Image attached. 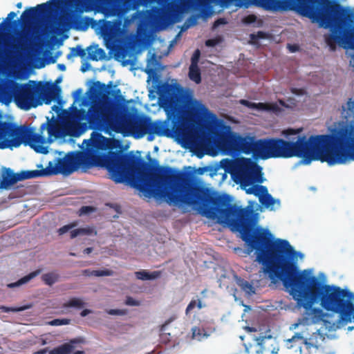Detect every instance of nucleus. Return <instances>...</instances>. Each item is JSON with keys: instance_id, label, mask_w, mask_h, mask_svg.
I'll return each instance as SVG.
<instances>
[{"instance_id": "1", "label": "nucleus", "mask_w": 354, "mask_h": 354, "mask_svg": "<svg viewBox=\"0 0 354 354\" xmlns=\"http://www.w3.org/2000/svg\"><path fill=\"white\" fill-rule=\"evenodd\" d=\"M178 203L192 206L204 216L225 224L239 232L250 252L255 251L256 261L264 266L272 281H282L299 307L307 315L306 319L317 322L323 317L322 310L305 305L308 296L303 293L306 284L297 274L295 259L299 253L287 240L276 239L268 229L254 227L255 215L248 207L230 204L227 194L219 195L207 187L192 183L187 176H178Z\"/></svg>"}, {"instance_id": "2", "label": "nucleus", "mask_w": 354, "mask_h": 354, "mask_svg": "<svg viewBox=\"0 0 354 354\" xmlns=\"http://www.w3.org/2000/svg\"><path fill=\"white\" fill-rule=\"evenodd\" d=\"M158 103L165 113V120L152 122L149 117L129 115L119 118L114 111L106 105L91 106L87 112V122L80 123L85 131L91 129L117 133L123 132L141 138L148 134L147 140L152 141L154 135L160 137H183L190 126L207 122L214 115L192 95L175 91L171 85L163 84L158 89Z\"/></svg>"}, {"instance_id": "3", "label": "nucleus", "mask_w": 354, "mask_h": 354, "mask_svg": "<svg viewBox=\"0 0 354 354\" xmlns=\"http://www.w3.org/2000/svg\"><path fill=\"white\" fill-rule=\"evenodd\" d=\"M104 165L116 183H122L129 173L138 175V189L145 194V162L132 153H123L121 151H109L107 155L97 153L93 149L85 152H70L64 158L50 161L45 169L22 171L14 173L10 168H3L0 178V189H8L19 181L40 176L62 174L69 175L80 166L91 167Z\"/></svg>"}, {"instance_id": "4", "label": "nucleus", "mask_w": 354, "mask_h": 354, "mask_svg": "<svg viewBox=\"0 0 354 354\" xmlns=\"http://www.w3.org/2000/svg\"><path fill=\"white\" fill-rule=\"evenodd\" d=\"M157 1L161 7L151 8V16L156 19L167 18V0H49L35 7L26 8L20 19L24 26H31L38 19L64 8H71L79 12H88L95 8L102 9L106 17L117 16L114 21H105L102 32L108 39L114 38L122 25V19L130 10H137L140 6Z\"/></svg>"}, {"instance_id": "5", "label": "nucleus", "mask_w": 354, "mask_h": 354, "mask_svg": "<svg viewBox=\"0 0 354 354\" xmlns=\"http://www.w3.org/2000/svg\"><path fill=\"white\" fill-rule=\"evenodd\" d=\"M236 146L239 151L248 155L252 153L253 156L262 160L299 157L305 158L307 162L312 160L324 162L320 141L317 136H311L308 140L304 136L296 142L277 138L255 140L254 137H239Z\"/></svg>"}, {"instance_id": "6", "label": "nucleus", "mask_w": 354, "mask_h": 354, "mask_svg": "<svg viewBox=\"0 0 354 354\" xmlns=\"http://www.w3.org/2000/svg\"><path fill=\"white\" fill-rule=\"evenodd\" d=\"M297 274L302 279V283L306 284L302 292L308 296L309 300L305 303L306 306L309 308L319 301L326 310L339 314V319L343 315L345 318L348 316L352 309V301H354V293L339 286L324 284L309 270L300 272L297 266Z\"/></svg>"}, {"instance_id": "7", "label": "nucleus", "mask_w": 354, "mask_h": 354, "mask_svg": "<svg viewBox=\"0 0 354 354\" xmlns=\"http://www.w3.org/2000/svg\"><path fill=\"white\" fill-rule=\"evenodd\" d=\"M61 92L60 86L49 82L30 81L27 84H19L8 80L0 84V102H10L13 97L20 109L28 111L41 105L43 102L50 104L60 97Z\"/></svg>"}, {"instance_id": "8", "label": "nucleus", "mask_w": 354, "mask_h": 354, "mask_svg": "<svg viewBox=\"0 0 354 354\" xmlns=\"http://www.w3.org/2000/svg\"><path fill=\"white\" fill-rule=\"evenodd\" d=\"M46 138L39 131L35 133L34 129L26 125L17 126L10 122L0 121V149L17 148L24 144L28 145L38 153H47L42 145Z\"/></svg>"}, {"instance_id": "9", "label": "nucleus", "mask_w": 354, "mask_h": 354, "mask_svg": "<svg viewBox=\"0 0 354 354\" xmlns=\"http://www.w3.org/2000/svg\"><path fill=\"white\" fill-rule=\"evenodd\" d=\"M223 167L229 172L234 180L243 188L255 183H263L261 167L250 158L224 159Z\"/></svg>"}, {"instance_id": "10", "label": "nucleus", "mask_w": 354, "mask_h": 354, "mask_svg": "<svg viewBox=\"0 0 354 354\" xmlns=\"http://www.w3.org/2000/svg\"><path fill=\"white\" fill-rule=\"evenodd\" d=\"M36 46L28 30L21 32L16 41L12 43L8 39L7 35L0 34V59L8 58L14 52L19 50H32Z\"/></svg>"}, {"instance_id": "11", "label": "nucleus", "mask_w": 354, "mask_h": 354, "mask_svg": "<svg viewBox=\"0 0 354 354\" xmlns=\"http://www.w3.org/2000/svg\"><path fill=\"white\" fill-rule=\"evenodd\" d=\"M92 21L93 19L88 17L73 16L70 18L62 17L56 21L55 29L60 32L66 31L73 28L76 30L85 31Z\"/></svg>"}, {"instance_id": "12", "label": "nucleus", "mask_w": 354, "mask_h": 354, "mask_svg": "<svg viewBox=\"0 0 354 354\" xmlns=\"http://www.w3.org/2000/svg\"><path fill=\"white\" fill-rule=\"evenodd\" d=\"M79 339H71L68 342L61 344L49 351V354H85L84 351H76L74 344L80 343Z\"/></svg>"}, {"instance_id": "13", "label": "nucleus", "mask_w": 354, "mask_h": 354, "mask_svg": "<svg viewBox=\"0 0 354 354\" xmlns=\"http://www.w3.org/2000/svg\"><path fill=\"white\" fill-rule=\"evenodd\" d=\"M113 86V82L110 81L107 85L101 83L99 81L94 82L92 88L93 94L97 97L105 99L111 93L109 88Z\"/></svg>"}, {"instance_id": "14", "label": "nucleus", "mask_w": 354, "mask_h": 354, "mask_svg": "<svg viewBox=\"0 0 354 354\" xmlns=\"http://www.w3.org/2000/svg\"><path fill=\"white\" fill-rule=\"evenodd\" d=\"M46 129L48 131L49 137L53 136L57 137L59 132V127L57 122L55 120H49L48 119L46 122L43 123L40 126L39 131L43 133Z\"/></svg>"}, {"instance_id": "15", "label": "nucleus", "mask_w": 354, "mask_h": 354, "mask_svg": "<svg viewBox=\"0 0 354 354\" xmlns=\"http://www.w3.org/2000/svg\"><path fill=\"white\" fill-rule=\"evenodd\" d=\"M86 50L88 53V57L91 60L97 61L104 59L105 57V52L102 48L89 46Z\"/></svg>"}, {"instance_id": "16", "label": "nucleus", "mask_w": 354, "mask_h": 354, "mask_svg": "<svg viewBox=\"0 0 354 354\" xmlns=\"http://www.w3.org/2000/svg\"><path fill=\"white\" fill-rule=\"evenodd\" d=\"M259 201L263 206L267 208L273 206L276 203V200L268 193L267 188L266 193L261 192L259 196Z\"/></svg>"}, {"instance_id": "17", "label": "nucleus", "mask_w": 354, "mask_h": 354, "mask_svg": "<svg viewBox=\"0 0 354 354\" xmlns=\"http://www.w3.org/2000/svg\"><path fill=\"white\" fill-rule=\"evenodd\" d=\"M286 342L292 344L291 347L296 346L297 344L301 346L308 344V339L304 337L301 333H297L291 338L287 339Z\"/></svg>"}, {"instance_id": "18", "label": "nucleus", "mask_w": 354, "mask_h": 354, "mask_svg": "<svg viewBox=\"0 0 354 354\" xmlns=\"http://www.w3.org/2000/svg\"><path fill=\"white\" fill-rule=\"evenodd\" d=\"M94 233L95 235L97 234V232H94L93 229L90 227L78 228L75 230H71L70 236L71 239H74L77 236L82 235H88Z\"/></svg>"}, {"instance_id": "19", "label": "nucleus", "mask_w": 354, "mask_h": 354, "mask_svg": "<svg viewBox=\"0 0 354 354\" xmlns=\"http://www.w3.org/2000/svg\"><path fill=\"white\" fill-rule=\"evenodd\" d=\"M40 272L41 270H37L35 271H33L29 273L28 274L24 276V277L21 278L17 282L10 284L9 287H16L26 283L31 279L37 277Z\"/></svg>"}, {"instance_id": "20", "label": "nucleus", "mask_w": 354, "mask_h": 354, "mask_svg": "<svg viewBox=\"0 0 354 354\" xmlns=\"http://www.w3.org/2000/svg\"><path fill=\"white\" fill-rule=\"evenodd\" d=\"M188 75L189 79L194 82L195 83H201V74L198 66H189Z\"/></svg>"}, {"instance_id": "21", "label": "nucleus", "mask_w": 354, "mask_h": 354, "mask_svg": "<svg viewBox=\"0 0 354 354\" xmlns=\"http://www.w3.org/2000/svg\"><path fill=\"white\" fill-rule=\"evenodd\" d=\"M192 338L197 341H202L209 337V334L206 332V330L200 327H194L192 328Z\"/></svg>"}, {"instance_id": "22", "label": "nucleus", "mask_w": 354, "mask_h": 354, "mask_svg": "<svg viewBox=\"0 0 354 354\" xmlns=\"http://www.w3.org/2000/svg\"><path fill=\"white\" fill-rule=\"evenodd\" d=\"M245 192L248 194H254V196L259 197L261 194V192L266 193V187L260 185H252L248 186V188H244Z\"/></svg>"}, {"instance_id": "23", "label": "nucleus", "mask_w": 354, "mask_h": 354, "mask_svg": "<svg viewBox=\"0 0 354 354\" xmlns=\"http://www.w3.org/2000/svg\"><path fill=\"white\" fill-rule=\"evenodd\" d=\"M158 272H149L146 270H141L136 272L137 279L140 280H150L157 278L159 276Z\"/></svg>"}, {"instance_id": "24", "label": "nucleus", "mask_w": 354, "mask_h": 354, "mask_svg": "<svg viewBox=\"0 0 354 354\" xmlns=\"http://www.w3.org/2000/svg\"><path fill=\"white\" fill-rule=\"evenodd\" d=\"M86 50L82 48L81 46L78 45L76 47L71 48L70 53L67 55V59H71L74 57H80L84 58L86 57Z\"/></svg>"}, {"instance_id": "25", "label": "nucleus", "mask_w": 354, "mask_h": 354, "mask_svg": "<svg viewBox=\"0 0 354 354\" xmlns=\"http://www.w3.org/2000/svg\"><path fill=\"white\" fill-rule=\"evenodd\" d=\"M205 306V304H204L202 302L201 299H192L185 309V314L187 315L194 308H197L198 310H201L203 308H204Z\"/></svg>"}, {"instance_id": "26", "label": "nucleus", "mask_w": 354, "mask_h": 354, "mask_svg": "<svg viewBox=\"0 0 354 354\" xmlns=\"http://www.w3.org/2000/svg\"><path fill=\"white\" fill-rule=\"evenodd\" d=\"M83 273L86 276H95V277H103V276H111L113 271L109 269H104L102 270H84Z\"/></svg>"}, {"instance_id": "27", "label": "nucleus", "mask_w": 354, "mask_h": 354, "mask_svg": "<svg viewBox=\"0 0 354 354\" xmlns=\"http://www.w3.org/2000/svg\"><path fill=\"white\" fill-rule=\"evenodd\" d=\"M59 275L55 272H48L41 276L42 281L48 286H52L58 281Z\"/></svg>"}, {"instance_id": "28", "label": "nucleus", "mask_w": 354, "mask_h": 354, "mask_svg": "<svg viewBox=\"0 0 354 354\" xmlns=\"http://www.w3.org/2000/svg\"><path fill=\"white\" fill-rule=\"evenodd\" d=\"M236 283L241 288V290L246 293L251 294L254 292V287L248 281L241 278H239L236 280Z\"/></svg>"}, {"instance_id": "29", "label": "nucleus", "mask_w": 354, "mask_h": 354, "mask_svg": "<svg viewBox=\"0 0 354 354\" xmlns=\"http://www.w3.org/2000/svg\"><path fill=\"white\" fill-rule=\"evenodd\" d=\"M272 339L271 335L268 336H260L259 337L256 338L257 341V345L256 347L257 348L256 350L257 353H263V351L266 350L265 348V344L267 340H270Z\"/></svg>"}, {"instance_id": "30", "label": "nucleus", "mask_w": 354, "mask_h": 354, "mask_svg": "<svg viewBox=\"0 0 354 354\" xmlns=\"http://www.w3.org/2000/svg\"><path fill=\"white\" fill-rule=\"evenodd\" d=\"M168 324L169 322H166L165 324H164L160 329L161 333L160 334V339L161 342L164 344H167L171 342L172 339V336L171 335V334L165 332Z\"/></svg>"}, {"instance_id": "31", "label": "nucleus", "mask_w": 354, "mask_h": 354, "mask_svg": "<svg viewBox=\"0 0 354 354\" xmlns=\"http://www.w3.org/2000/svg\"><path fill=\"white\" fill-rule=\"evenodd\" d=\"M84 305V303L80 298L73 297L68 300V302L65 303L63 306L65 308H82Z\"/></svg>"}, {"instance_id": "32", "label": "nucleus", "mask_w": 354, "mask_h": 354, "mask_svg": "<svg viewBox=\"0 0 354 354\" xmlns=\"http://www.w3.org/2000/svg\"><path fill=\"white\" fill-rule=\"evenodd\" d=\"M16 16L17 13L12 11L10 12L4 19L6 20V24L9 28H12L19 25V20H12Z\"/></svg>"}, {"instance_id": "33", "label": "nucleus", "mask_w": 354, "mask_h": 354, "mask_svg": "<svg viewBox=\"0 0 354 354\" xmlns=\"http://www.w3.org/2000/svg\"><path fill=\"white\" fill-rule=\"evenodd\" d=\"M27 308H28V307H26V306H21V307H18V308L17 307H8V306H0V310L4 313L19 312V311H23Z\"/></svg>"}, {"instance_id": "34", "label": "nucleus", "mask_w": 354, "mask_h": 354, "mask_svg": "<svg viewBox=\"0 0 354 354\" xmlns=\"http://www.w3.org/2000/svg\"><path fill=\"white\" fill-rule=\"evenodd\" d=\"M71 323V319H54L52 321L49 322L48 324L50 326H62V325H68Z\"/></svg>"}, {"instance_id": "35", "label": "nucleus", "mask_w": 354, "mask_h": 354, "mask_svg": "<svg viewBox=\"0 0 354 354\" xmlns=\"http://www.w3.org/2000/svg\"><path fill=\"white\" fill-rule=\"evenodd\" d=\"M77 225V222H73L71 223H69L68 225H64L63 227H60L58 230V233L59 235H62L65 234L66 232H68L69 230H72Z\"/></svg>"}, {"instance_id": "36", "label": "nucleus", "mask_w": 354, "mask_h": 354, "mask_svg": "<svg viewBox=\"0 0 354 354\" xmlns=\"http://www.w3.org/2000/svg\"><path fill=\"white\" fill-rule=\"evenodd\" d=\"M200 56H201V51L198 49H196L194 52V53L191 57L190 66H198V63L199 62Z\"/></svg>"}, {"instance_id": "37", "label": "nucleus", "mask_w": 354, "mask_h": 354, "mask_svg": "<svg viewBox=\"0 0 354 354\" xmlns=\"http://www.w3.org/2000/svg\"><path fill=\"white\" fill-rule=\"evenodd\" d=\"M106 313L110 315H126L128 313L127 309H110Z\"/></svg>"}, {"instance_id": "38", "label": "nucleus", "mask_w": 354, "mask_h": 354, "mask_svg": "<svg viewBox=\"0 0 354 354\" xmlns=\"http://www.w3.org/2000/svg\"><path fill=\"white\" fill-rule=\"evenodd\" d=\"M124 304L127 306H138L140 305V302L138 301L135 300L131 297H127L125 300Z\"/></svg>"}, {"instance_id": "39", "label": "nucleus", "mask_w": 354, "mask_h": 354, "mask_svg": "<svg viewBox=\"0 0 354 354\" xmlns=\"http://www.w3.org/2000/svg\"><path fill=\"white\" fill-rule=\"evenodd\" d=\"M280 107L276 103H268L266 111L278 112L280 111Z\"/></svg>"}, {"instance_id": "40", "label": "nucleus", "mask_w": 354, "mask_h": 354, "mask_svg": "<svg viewBox=\"0 0 354 354\" xmlns=\"http://www.w3.org/2000/svg\"><path fill=\"white\" fill-rule=\"evenodd\" d=\"M266 37V33L263 31H259L257 34H251L250 38L253 40L259 39H264Z\"/></svg>"}, {"instance_id": "41", "label": "nucleus", "mask_w": 354, "mask_h": 354, "mask_svg": "<svg viewBox=\"0 0 354 354\" xmlns=\"http://www.w3.org/2000/svg\"><path fill=\"white\" fill-rule=\"evenodd\" d=\"M256 21L257 16H255L254 15H249L248 16L245 17L243 19V21L248 24L254 23Z\"/></svg>"}, {"instance_id": "42", "label": "nucleus", "mask_w": 354, "mask_h": 354, "mask_svg": "<svg viewBox=\"0 0 354 354\" xmlns=\"http://www.w3.org/2000/svg\"><path fill=\"white\" fill-rule=\"evenodd\" d=\"M113 95L116 98H118L119 100H124V97L121 95L120 89L118 88L115 91H113Z\"/></svg>"}, {"instance_id": "43", "label": "nucleus", "mask_w": 354, "mask_h": 354, "mask_svg": "<svg viewBox=\"0 0 354 354\" xmlns=\"http://www.w3.org/2000/svg\"><path fill=\"white\" fill-rule=\"evenodd\" d=\"M268 107V103H263V102H259L256 103V106H254L253 108H257L261 110L266 111V108Z\"/></svg>"}, {"instance_id": "44", "label": "nucleus", "mask_w": 354, "mask_h": 354, "mask_svg": "<svg viewBox=\"0 0 354 354\" xmlns=\"http://www.w3.org/2000/svg\"><path fill=\"white\" fill-rule=\"evenodd\" d=\"M241 104H243V105H245L248 107H254V106H256V103H254V102H250L246 100H241L240 101Z\"/></svg>"}, {"instance_id": "45", "label": "nucleus", "mask_w": 354, "mask_h": 354, "mask_svg": "<svg viewBox=\"0 0 354 354\" xmlns=\"http://www.w3.org/2000/svg\"><path fill=\"white\" fill-rule=\"evenodd\" d=\"M92 209V207H89V206H83L81 207L80 209V214H87L89 212H91Z\"/></svg>"}, {"instance_id": "46", "label": "nucleus", "mask_w": 354, "mask_h": 354, "mask_svg": "<svg viewBox=\"0 0 354 354\" xmlns=\"http://www.w3.org/2000/svg\"><path fill=\"white\" fill-rule=\"evenodd\" d=\"M9 28L6 24V20H3L1 23H0V32L3 30H6Z\"/></svg>"}, {"instance_id": "47", "label": "nucleus", "mask_w": 354, "mask_h": 354, "mask_svg": "<svg viewBox=\"0 0 354 354\" xmlns=\"http://www.w3.org/2000/svg\"><path fill=\"white\" fill-rule=\"evenodd\" d=\"M225 24V20L224 19H217L215 22H214V26H218L219 24Z\"/></svg>"}, {"instance_id": "48", "label": "nucleus", "mask_w": 354, "mask_h": 354, "mask_svg": "<svg viewBox=\"0 0 354 354\" xmlns=\"http://www.w3.org/2000/svg\"><path fill=\"white\" fill-rule=\"evenodd\" d=\"M205 44L207 46H214L216 43L213 39H208L205 41Z\"/></svg>"}, {"instance_id": "49", "label": "nucleus", "mask_w": 354, "mask_h": 354, "mask_svg": "<svg viewBox=\"0 0 354 354\" xmlns=\"http://www.w3.org/2000/svg\"><path fill=\"white\" fill-rule=\"evenodd\" d=\"M91 313V310L88 309H84L80 313V315L82 317H86Z\"/></svg>"}, {"instance_id": "50", "label": "nucleus", "mask_w": 354, "mask_h": 354, "mask_svg": "<svg viewBox=\"0 0 354 354\" xmlns=\"http://www.w3.org/2000/svg\"><path fill=\"white\" fill-rule=\"evenodd\" d=\"M88 66H89L88 64H83L81 66V71L83 72V73L86 72L87 71V68H88Z\"/></svg>"}, {"instance_id": "51", "label": "nucleus", "mask_w": 354, "mask_h": 354, "mask_svg": "<svg viewBox=\"0 0 354 354\" xmlns=\"http://www.w3.org/2000/svg\"><path fill=\"white\" fill-rule=\"evenodd\" d=\"M92 251H93L92 248H86L84 250V253L86 254H88L91 253Z\"/></svg>"}, {"instance_id": "52", "label": "nucleus", "mask_w": 354, "mask_h": 354, "mask_svg": "<svg viewBox=\"0 0 354 354\" xmlns=\"http://www.w3.org/2000/svg\"><path fill=\"white\" fill-rule=\"evenodd\" d=\"M93 135H96V136H97V138H99V139H101V140H104V139H105V138H104L103 136H102L100 133H95V132H93V133H92V136H93Z\"/></svg>"}, {"instance_id": "53", "label": "nucleus", "mask_w": 354, "mask_h": 354, "mask_svg": "<svg viewBox=\"0 0 354 354\" xmlns=\"http://www.w3.org/2000/svg\"><path fill=\"white\" fill-rule=\"evenodd\" d=\"M58 68L61 71H65L66 70V66L62 64H58Z\"/></svg>"}, {"instance_id": "54", "label": "nucleus", "mask_w": 354, "mask_h": 354, "mask_svg": "<svg viewBox=\"0 0 354 354\" xmlns=\"http://www.w3.org/2000/svg\"><path fill=\"white\" fill-rule=\"evenodd\" d=\"M61 81H62V77H58V78L55 80V82L54 83H51V82H50V84H55L56 86H58V85H57V84H59V82H61Z\"/></svg>"}, {"instance_id": "55", "label": "nucleus", "mask_w": 354, "mask_h": 354, "mask_svg": "<svg viewBox=\"0 0 354 354\" xmlns=\"http://www.w3.org/2000/svg\"><path fill=\"white\" fill-rule=\"evenodd\" d=\"M300 324H301L300 322L293 324L290 326V329H295L296 328H297V327L299 326V325Z\"/></svg>"}, {"instance_id": "56", "label": "nucleus", "mask_w": 354, "mask_h": 354, "mask_svg": "<svg viewBox=\"0 0 354 354\" xmlns=\"http://www.w3.org/2000/svg\"><path fill=\"white\" fill-rule=\"evenodd\" d=\"M290 50L292 52H295L297 47L296 46H290Z\"/></svg>"}, {"instance_id": "57", "label": "nucleus", "mask_w": 354, "mask_h": 354, "mask_svg": "<svg viewBox=\"0 0 354 354\" xmlns=\"http://www.w3.org/2000/svg\"><path fill=\"white\" fill-rule=\"evenodd\" d=\"M16 6H17V8H21L22 7V3H21V2H19V3H17L16 4Z\"/></svg>"}, {"instance_id": "58", "label": "nucleus", "mask_w": 354, "mask_h": 354, "mask_svg": "<svg viewBox=\"0 0 354 354\" xmlns=\"http://www.w3.org/2000/svg\"><path fill=\"white\" fill-rule=\"evenodd\" d=\"M46 353L45 350H41L38 352V354H44Z\"/></svg>"}, {"instance_id": "59", "label": "nucleus", "mask_w": 354, "mask_h": 354, "mask_svg": "<svg viewBox=\"0 0 354 354\" xmlns=\"http://www.w3.org/2000/svg\"><path fill=\"white\" fill-rule=\"evenodd\" d=\"M93 142L94 146H95V147L98 146V144H97V142L96 140H93Z\"/></svg>"}, {"instance_id": "60", "label": "nucleus", "mask_w": 354, "mask_h": 354, "mask_svg": "<svg viewBox=\"0 0 354 354\" xmlns=\"http://www.w3.org/2000/svg\"><path fill=\"white\" fill-rule=\"evenodd\" d=\"M207 292V290H206V289H205V290H203L201 292V294H202V295H204V294H205V292Z\"/></svg>"}, {"instance_id": "61", "label": "nucleus", "mask_w": 354, "mask_h": 354, "mask_svg": "<svg viewBox=\"0 0 354 354\" xmlns=\"http://www.w3.org/2000/svg\"><path fill=\"white\" fill-rule=\"evenodd\" d=\"M82 92V90L81 89H78L75 91V93H80Z\"/></svg>"}, {"instance_id": "62", "label": "nucleus", "mask_w": 354, "mask_h": 354, "mask_svg": "<svg viewBox=\"0 0 354 354\" xmlns=\"http://www.w3.org/2000/svg\"><path fill=\"white\" fill-rule=\"evenodd\" d=\"M70 254H71V256H75V255L74 253H72V252H71V253H70Z\"/></svg>"}, {"instance_id": "63", "label": "nucleus", "mask_w": 354, "mask_h": 354, "mask_svg": "<svg viewBox=\"0 0 354 354\" xmlns=\"http://www.w3.org/2000/svg\"><path fill=\"white\" fill-rule=\"evenodd\" d=\"M279 102H280V103H281V104H283V101L280 100Z\"/></svg>"}, {"instance_id": "64", "label": "nucleus", "mask_w": 354, "mask_h": 354, "mask_svg": "<svg viewBox=\"0 0 354 354\" xmlns=\"http://www.w3.org/2000/svg\"><path fill=\"white\" fill-rule=\"evenodd\" d=\"M290 131H291V133H293V132H292V131H293V130H292V129H290Z\"/></svg>"}]
</instances>
